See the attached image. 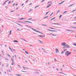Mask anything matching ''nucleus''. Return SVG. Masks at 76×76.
<instances>
[{
    "label": "nucleus",
    "instance_id": "1",
    "mask_svg": "<svg viewBox=\"0 0 76 76\" xmlns=\"http://www.w3.org/2000/svg\"><path fill=\"white\" fill-rule=\"evenodd\" d=\"M48 6L46 7V8H48V7H50V6H51V5L52 4V3L51 2H48Z\"/></svg>",
    "mask_w": 76,
    "mask_h": 76
},
{
    "label": "nucleus",
    "instance_id": "2",
    "mask_svg": "<svg viewBox=\"0 0 76 76\" xmlns=\"http://www.w3.org/2000/svg\"><path fill=\"white\" fill-rule=\"evenodd\" d=\"M69 52V51H67L65 53V55H66V56H69V55L71 54V52Z\"/></svg>",
    "mask_w": 76,
    "mask_h": 76
},
{
    "label": "nucleus",
    "instance_id": "3",
    "mask_svg": "<svg viewBox=\"0 0 76 76\" xmlns=\"http://www.w3.org/2000/svg\"><path fill=\"white\" fill-rule=\"evenodd\" d=\"M66 43L63 42L61 43V45L62 46H64V47L63 48H66Z\"/></svg>",
    "mask_w": 76,
    "mask_h": 76
},
{
    "label": "nucleus",
    "instance_id": "4",
    "mask_svg": "<svg viewBox=\"0 0 76 76\" xmlns=\"http://www.w3.org/2000/svg\"><path fill=\"white\" fill-rule=\"evenodd\" d=\"M31 28V29H32L33 31H35L36 32H39V33H40L41 34H43V33H42V32H40L39 31H37V30H36L35 29H34L32 28Z\"/></svg>",
    "mask_w": 76,
    "mask_h": 76
},
{
    "label": "nucleus",
    "instance_id": "5",
    "mask_svg": "<svg viewBox=\"0 0 76 76\" xmlns=\"http://www.w3.org/2000/svg\"><path fill=\"white\" fill-rule=\"evenodd\" d=\"M25 22H27V23H32L31 22L28 21H25Z\"/></svg>",
    "mask_w": 76,
    "mask_h": 76
},
{
    "label": "nucleus",
    "instance_id": "6",
    "mask_svg": "<svg viewBox=\"0 0 76 76\" xmlns=\"http://www.w3.org/2000/svg\"><path fill=\"white\" fill-rule=\"evenodd\" d=\"M56 52V53H57L58 52V50L56 48L55 49Z\"/></svg>",
    "mask_w": 76,
    "mask_h": 76
},
{
    "label": "nucleus",
    "instance_id": "7",
    "mask_svg": "<svg viewBox=\"0 0 76 76\" xmlns=\"http://www.w3.org/2000/svg\"><path fill=\"white\" fill-rule=\"evenodd\" d=\"M16 23V24H17V25H19L20 26H21V27L23 26H22L21 25H20V24H18V23Z\"/></svg>",
    "mask_w": 76,
    "mask_h": 76
},
{
    "label": "nucleus",
    "instance_id": "8",
    "mask_svg": "<svg viewBox=\"0 0 76 76\" xmlns=\"http://www.w3.org/2000/svg\"><path fill=\"white\" fill-rule=\"evenodd\" d=\"M15 75H16V76H22V75H19L18 74H15Z\"/></svg>",
    "mask_w": 76,
    "mask_h": 76
},
{
    "label": "nucleus",
    "instance_id": "9",
    "mask_svg": "<svg viewBox=\"0 0 76 76\" xmlns=\"http://www.w3.org/2000/svg\"><path fill=\"white\" fill-rule=\"evenodd\" d=\"M23 67L24 69H28V68H27L26 67H25L24 66H23Z\"/></svg>",
    "mask_w": 76,
    "mask_h": 76
},
{
    "label": "nucleus",
    "instance_id": "10",
    "mask_svg": "<svg viewBox=\"0 0 76 76\" xmlns=\"http://www.w3.org/2000/svg\"><path fill=\"white\" fill-rule=\"evenodd\" d=\"M36 72H35V73H39V71H38L37 70H36Z\"/></svg>",
    "mask_w": 76,
    "mask_h": 76
},
{
    "label": "nucleus",
    "instance_id": "11",
    "mask_svg": "<svg viewBox=\"0 0 76 76\" xmlns=\"http://www.w3.org/2000/svg\"><path fill=\"white\" fill-rule=\"evenodd\" d=\"M4 59H5V60H7V61L9 60V59L7 58L6 57H4Z\"/></svg>",
    "mask_w": 76,
    "mask_h": 76
},
{
    "label": "nucleus",
    "instance_id": "12",
    "mask_svg": "<svg viewBox=\"0 0 76 76\" xmlns=\"http://www.w3.org/2000/svg\"><path fill=\"white\" fill-rule=\"evenodd\" d=\"M1 52L2 53V54L3 55V56H4V52H3V50H1Z\"/></svg>",
    "mask_w": 76,
    "mask_h": 76
},
{
    "label": "nucleus",
    "instance_id": "13",
    "mask_svg": "<svg viewBox=\"0 0 76 76\" xmlns=\"http://www.w3.org/2000/svg\"><path fill=\"white\" fill-rule=\"evenodd\" d=\"M7 56H9V57H10V55H9V54H8V53H7Z\"/></svg>",
    "mask_w": 76,
    "mask_h": 76
},
{
    "label": "nucleus",
    "instance_id": "14",
    "mask_svg": "<svg viewBox=\"0 0 76 76\" xmlns=\"http://www.w3.org/2000/svg\"><path fill=\"white\" fill-rule=\"evenodd\" d=\"M64 2V1H63L62 2H61V3H59V4H62V3H63V2Z\"/></svg>",
    "mask_w": 76,
    "mask_h": 76
},
{
    "label": "nucleus",
    "instance_id": "15",
    "mask_svg": "<svg viewBox=\"0 0 76 76\" xmlns=\"http://www.w3.org/2000/svg\"><path fill=\"white\" fill-rule=\"evenodd\" d=\"M13 42H18V41L16 40L13 41Z\"/></svg>",
    "mask_w": 76,
    "mask_h": 76
},
{
    "label": "nucleus",
    "instance_id": "16",
    "mask_svg": "<svg viewBox=\"0 0 76 76\" xmlns=\"http://www.w3.org/2000/svg\"><path fill=\"white\" fill-rule=\"evenodd\" d=\"M56 18V17H54L53 18H52L50 19V20H54Z\"/></svg>",
    "mask_w": 76,
    "mask_h": 76
},
{
    "label": "nucleus",
    "instance_id": "17",
    "mask_svg": "<svg viewBox=\"0 0 76 76\" xmlns=\"http://www.w3.org/2000/svg\"><path fill=\"white\" fill-rule=\"evenodd\" d=\"M66 48H70V46H69V45H66Z\"/></svg>",
    "mask_w": 76,
    "mask_h": 76
},
{
    "label": "nucleus",
    "instance_id": "18",
    "mask_svg": "<svg viewBox=\"0 0 76 76\" xmlns=\"http://www.w3.org/2000/svg\"><path fill=\"white\" fill-rule=\"evenodd\" d=\"M48 31H52L53 32H54V30H52L50 29H48Z\"/></svg>",
    "mask_w": 76,
    "mask_h": 76
},
{
    "label": "nucleus",
    "instance_id": "19",
    "mask_svg": "<svg viewBox=\"0 0 76 76\" xmlns=\"http://www.w3.org/2000/svg\"><path fill=\"white\" fill-rule=\"evenodd\" d=\"M59 73H61V74H63V75H66V74H65L63 73L62 72H59Z\"/></svg>",
    "mask_w": 76,
    "mask_h": 76
},
{
    "label": "nucleus",
    "instance_id": "20",
    "mask_svg": "<svg viewBox=\"0 0 76 76\" xmlns=\"http://www.w3.org/2000/svg\"><path fill=\"white\" fill-rule=\"evenodd\" d=\"M31 11H33V10L31 9L29 11H28V12H31Z\"/></svg>",
    "mask_w": 76,
    "mask_h": 76
},
{
    "label": "nucleus",
    "instance_id": "21",
    "mask_svg": "<svg viewBox=\"0 0 76 76\" xmlns=\"http://www.w3.org/2000/svg\"><path fill=\"white\" fill-rule=\"evenodd\" d=\"M22 19H25V18H21L19 19V20H22Z\"/></svg>",
    "mask_w": 76,
    "mask_h": 76
},
{
    "label": "nucleus",
    "instance_id": "22",
    "mask_svg": "<svg viewBox=\"0 0 76 76\" xmlns=\"http://www.w3.org/2000/svg\"><path fill=\"white\" fill-rule=\"evenodd\" d=\"M12 34V31H10V34H9V35H10Z\"/></svg>",
    "mask_w": 76,
    "mask_h": 76
},
{
    "label": "nucleus",
    "instance_id": "23",
    "mask_svg": "<svg viewBox=\"0 0 76 76\" xmlns=\"http://www.w3.org/2000/svg\"><path fill=\"white\" fill-rule=\"evenodd\" d=\"M74 4H72V5H71L69 6V7H71V6H73V5H74Z\"/></svg>",
    "mask_w": 76,
    "mask_h": 76
},
{
    "label": "nucleus",
    "instance_id": "24",
    "mask_svg": "<svg viewBox=\"0 0 76 76\" xmlns=\"http://www.w3.org/2000/svg\"><path fill=\"white\" fill-rule=\"evenodd\" d=\"M25 53H26V54H29V53H28V52H27V51H26V52H25Z\"/></svg>",
    "mask_w": 76,
    "mask_h": 76
},
{
    "label": "nucleus",
    "instance_id": "25",
    "mask_svg": "<svg viewBox=\"0 0 76 76\" xmlns=\"http://www.w3.org/2000/svg\"><path fill=\"white\" fill-rule=\"evenodd\" d=\"M48 16H46L45 17H44V19H45V18H48Z\"/></svg>",
    "mask_w": 76,
    "mask_h": 76
},
{
    "label": "nucleus",
    "instance_id": "26",
    "mask_svg": "<svg viewBox=\"0 0 76 76\" xmlns=\"http://www.w3.org/2000/svg\"><path fill=\"white\" fill-rule=\"evenodd\" d=\"M49 28L50 29H55V28H51V27H49Z\"/></svg>",
    "mask_w": 76,
    "mask_h": 76
},
{
    "label": "nucleus",
    "instance_id": "27",
    "mask_svg": "<svg viewBox=\"0 0 76 76\" xmlns=\"http://www.w3.org/2000/svg\"><path fill=\"white\" fill-rule=\"evenodd\" d=\"M9 49H10L11 51H12V48H10V47H9Z\"/></svg>",
    "mask_w": 76,
    "mask_h": 76
},
{
    "label": "nucleus",
    "instance_id": "28",
    "mask_svg": "<svg viewBox=\"0 0 76 76\" xmlns=\"http://www.w3.org/2000/svg\"><path fill=\"white\" fill-rule=\"evenodd\" d=\"M38 37H44V36H41V35H39L38 36Z\"/></svg>",
    "mask_w": 76,
    "mask_h": 76
},
{
    "label": "nucleus",
    "instance_id": "29",
    "mask_svg": "<svg viewBox=\"0 0 76 76\" xmlns=\"http://www.w3.org/2000/svg\"><path fill=\"white\" fill-rule=\"evenodd\" d=\"M39 5H38L37 6H36L35 7V9H36V8H37V7H39Z\"/></svg>",
    "mask_w": 76,
    "mask_h": 76
},
{
    "label": "nucleus",
    "instance_id": "30",
    "mask_svg": "<svg viewBox=\"0 0 76 76\" xmlns=\"http://www.w3.org/2000/svg\"><path fill=\"white\" fill-rule=\"evenodd\" d=\"M61 16H62V15H60L59 16V18H61Z\"/></svg>",
    "mask_w": 76,
    "mask_h": 76
},
{
    "label": "nucleus",
    "instance_id": "31",
    "mask_svg": "<svg viewBox=\"0 0 76 76\" xmlns=\"http://www.w3.org/2000/svg\"><path fill=\"white\" fill-rule=\"evenodd\" d=\"M66 12H67V11L64 12L63 13V14H64V13H66Z\"/></svg>",
    "mask_w": 76,
    "mask_h": 76
},
{
    "label": "nucleus",
    "instance_id": "32",
    "mask_svg": "<svg viewBox=\"0 0 76 76\" xmlns=\"http://www.w3.org/2000/svg\"><path fill=\"white\" fill-rule=\"evenodd\" d=\"M21 72H24V73H26V71H21Z\"/></svg>",
    "mask_w": 76,
    "mask_h": 76
},
{
    "label": "nucleus",
    "instance_id": "33",
    "mask_svg": "<svg viewBox=\"0 0 76 76\" xmlns=\"http://www.w3.org/2000/svg\"><path fill=\"white\" fill-rule=\"evenodd\" d=\"M73 45H75V46L76 47V43H74Z\"/></svg>",
    "mask_w": 76,
    "mask_h": 76
},
{
    "label": "nucleus",
    "instance_id": "34",
    "mask_svg": "<svg viewBox=\"0 0 76 76\" xmlns=\"http://www.w3.org/2000/svg\"><path fill=\"white\" fill-rule=\"evenodd\" d=\"M52 35V36H53V37H55V36H56V35L54 34H53Z\"/></svg>",
    "mask_w": 76,
    "mask_h": 76
},
{
    "label": "nucleus",
    "instance_id": "35",
    "mask_svg": "<svg viewBox=\"0 0 76 76\" xmlns=\"http://www.w3.org/2000/svg\"><path fill=\"white\" fill-rule=\"evenodd\" d=\"M18 22H21V23H23V22H20V21H18Z\"/></svg>",
    "mask_w": 76,
    "mask_h": 76
},
{
    "label": "nucleus",
    "instance_id": "36",
    "mask_svg": "<svg viewBox=\"0 0 76 76\" xmlns=\"http://www.w3.org/2000/svg\"><path fill=\"white\" fill-rule=\"evenodd\" d=\"M49 12H46V15H47V14H48V13H49Z\"/></svg>",
    "mask_w": 76,
    "mask_h": 76
},
{
    "label": "nucleus",
    "instance_id": "37",
    "mask_svg": "<svg viewBox=\"0 0 76 76\" xmlns=\"http://www.w3.org/2000/svg\"><path fill=\"white\" fill-rule=\"evenodd\" d=\"M75 10H73L72 11V12H75Z\"/></svg>",
    "mask_w": 76,
    "mask_h": 76
},
{
    "label": "nucleus",
    "instance_id": "38",
    "mask_svg": "<svg viewBox=\"0 0 76 76\" xmlns=\"http://www.w3.org/2000/svg\"><path fill=\"white\" fill-rule=\"evenodd\" d=\"M39 42H41V43H43V42H41V41H40V40H39Z\"/></svg>",
    "mask_w": 76,
    "mask_h": 76
},
{
    "label": "nucleus",
    "instance_id": "39",
    "mask_svg": "<svg viewBox=\"0 0 76 76\" xmlns=\"http://www.w3.org/2000/svg\"><path fill=\"white\" fill-rule=\"evenodd\" d=\"M53 13H52L50 15V16H51V15H53Z\"/></svg>",
    "mask_w": 76,
    "mask_h": 76
},
{
    "label": "nucleus",
    "instance_id": "40",
    "mask_svg": "<svg viewBox=\"0 0 76 76\" xmlns=\"http://www.w3.org/2000/svg\"><path fill=\"white\" fill-rule=\"evenodd\" d=\"M32 19V18H29L28 19H29V20H31V19Z\"/></svg>",
    "mask_w": 76,
    "mask_h": 76
},
{
    "label": "nucleus",
    "instance_id": "41",
    "mask_svg": "<svg viewBox=\"0 0 76 76\" xmlns=\"http://www.w3.org/2000/svg\"><path fill=\"white\" fill-rule=\"evenodd\" d=\"M15 12V11H10V12Z\"/></svg>",
    "mask_w": 76,
    "mask_h": 76
},
{
    "label": "nucleus",
    "instance_id": "42",
    "mask_svg": "<svg viewBox=\"0 0 76 76\" xmlns=\"http://www.w3.org/2000/svg\"><path fill=\"white\" fill-rule=\"evenodd\" d=\"M45 1V0H43L41 2H44V1Z\"/></svg>",
    "mask_w": 76,
    "mask_h": 76
},
{
    "label": "nucleus",
    "instance_id": "43",
    "mask_svg": "<svg viewBox=\"0 0 76 76\" xmlns=\"http://www.w3.org/2000/svg\"><path fill=\"white\" fill-rule=\"evenodd\" d=\"M62 54H63L64 53V52L63 51H62L61 53Z\"/></svg>",
    "mask_w": 76,
    "mask_h": 76
},
{
    "label": "nucleus",
    "instance_id": "44",
    "mask_svg": "<svg viewBox=\"0 0 76 76\" xmlns=\"http://www.w3.org/2000/svg\"><path fill=\"white\" fill-rule=\"evenodd\" d=\"M60 11V10H59L57 12V13H58V12H59V11Z\"/></svg>",
    "mask_w": 76,
    "mask_h": 76
},
{
    "label": "nucleus",
    "instance_id": "45",
    "mask_svg": "<svg viewBox=\"0 0 76 76\" xmlns=\"http://www.w3.org/2000/svg\"><path fill=\"white\" fill-rule=\"evenodd\" d=\"M54 60L55 61H57V60L56 59H55Z\"/></svg>",
    "mask_w": 76,
    "mask_h": 76
},
{
    "label": "nucleus",
    "instance_id": "46",
    "mask_svg": "<svg viewBox=\"0 0 76 76\" xmlns=\"http://www.w3.org/2000/svg\"><path fill=\"white\" fill-rule=\"evenodd\" d=\"M17 31H20V30H19V28H18L17 29Z\"/></svg>",
    "mask_w": 76,
    "mask_h": 76
},
{
    "label": "nucleus",
    "instance_id": "47",
    "mask_svg": "<svg viewBox=\"0 0 76 76\" xmlns=\"http://www.w3.org/2000/svg\"><path fill=\"white\" fill-rule=\"evenodd\" d=\"M74 19H75V20H76V17H75L74 18Z\"/></svg>",
    "mask_w": 76,
    "mask_h": 76
},
{
    "label": "nucleus",
    "instance_id": "48",
    "mask_svg": "<svg viewBox=\"0 0 76 76\" xmlns=\"http://www.w3.org/2000/svg\"><path fill=\"white\" fill-rule=\"evenodd\" d=\"M68 31H69L70 32H72V31L71 30H67Z\"/></svg>",
    "mask_w": 76,
    "mask_h": 76
},
{
    "label": "nucleus",
    "instance_id": "49",
    "mask_svg": "<svg viewBox=\"0 0 76 76\" xmlns=\"http://www.w3.org/2000/svg\"><path fill=\"white\" fill-rule=\"evenodd\" d=\"M26 26H27L28 27H29V28H31V27H29V26H28L26 25Z\"/></svg>",
    "mask_w": 76,
    "mask_h": 76
},
{
    "label": "nucleus",
    "instance_id": "50",
    "mask_svg": "<svg viewBox=\"0 0 76 76\" xmlns=\"http://www.w3.org/2000/svg\"><path fill=\"white\" fill-rule=\"evenodd\" d=\"M5 3H6V2H4V3H3V5H4V4H5Z\"/></svg>",
    "mask_w": 76,
    "mask_h": 76
},
{
    "label": "nucleus",
    "instance_id": "51",
    "mask_svg": "<svg viewBox=\"0 0 76 76\" xmlns=\"http://www.w3.org/2000/svg\"><path fill=\"white\" fill-rule=\"evenodd\" d=\"M73 28H76V27H72Z\"/></svg>",
    "mask_w": 76,
    "mask_h": 76
},
{
    "label": "nucleus",
    "instance_id": "52",
    "mask_svg": "<svg viewBox=\"0 0 76 76\" xmlns=\"http://www.w3.org/2000/svg\"><path fill=\"white\" fill-rule=\"evenodd\" d=\"M11 3V1H9L8 2V4H10V3Z\"/></svg>",
    "mask_w": 76,
    "mask_h": 76
},
{
    "label": "nucleus",
    "instance_id": "53",
    "mask_svg": "<svg viewBox=\"0 0 76 76\" xmlns=\"http://www.w3.org/2000/svg\"><path fill=\"white\" fill-rule=\"evenodd\" d=\"M73 24H74V25H76V22L74 23Z\"/></svg>",
    "mask_w": 76,
    "mask_h": 76
},
{
    "label": "nucleus",
    "instance_id": "54",
    "mask_svg": "<svg viewBox=\"0 0 76 76\" xmlns=\"http://www.w3.org/2000/svg\"><path fill=\"white\" fill-rule=\"evenodd\" d=\"M15 58H16V55H15Z\"/></svg>",
    "mask_w": 76,
    "mask_h": 76
},
{
    "label": "nucleus",
    "instance_id": "55",
    "mask_svg": "<svg viewBox=\"0 0 76 76\" xmlns=\"http://www.w3.org/2000/svg\"><path fill=\"white\" fill-rule=\"evenodd\" d=\"M24 5V4H21L22 6H23Z\"/></svg>",
    "mask_w": 76,
    "mask_h": 76
},
{
    "label": "nucleus",
    "instance_id": "56",
    "mask_svg": "<svg viewBox=\"0 0 76 76\" xmlns=\"http://www.w3.org/2000/svg\"><path fill=\"white\" fill-rule=\"evenodd\" d=\"M56 25H60V24H59V23H57V24H56Z\"/></svg>",
    "mask_w": 76,
    "mask_h": 76
},
{
    "label": "nucleus",
    "instance_id": "57",
    "mask_svg": "<svg viewBox=\"0 0 76 76\" xmlns=\"http://www.w3.org/2000/svg\"><path fill=\"white\" fill-rule=\"evenodd\" d=\"M18 67H20V66L19 65H18Z\"/></svg>",
    "mask_w": 76,
    "mask_h": 76
},
{
    "label": "nucleus",
    "instance_id": "58",
    "mask_svg": "<svg viewBox=\"0 0 76 76\" xmlns=\"http://www.w3.org/2000/svg\"><path fill=\"white\" fill-rule=\"evenodd\" d=\"M28 0H27V1H26V3H27V2H28Z\"/></svg>",
    "mask_w": 76,
    "mask_h": 76
},
{
    "label": "nucleus",
    "instance_id": "59",
    "mask_svg": "<svg viewBox=\"0 0 76 76\" xmlns=\"http://www.w3.org/2000/svg\"><path fill=\"white\" fill-rule=\"evenodd\" d=\"M15 4H12V6H14L15 5Z\"/></svg>",
    "mask_w": 76,
    "mask_h": 76
},
{
    "label": "nucleus",
    "instance_id": "60",
    "mask_svg": "<svg viewBox=\"0 0 76 76\" xmlns=\"http://www.w3.org/2000/svg\"><path fill=\"white\" fill-rule=\"evenodd\" d=\"M18 4H15V6H17V5H18Z\"/></svg>",
    "mask_w": 76,
    "mask_h": 76
},
{
    "label": "nucleus",
    "instance_id": "61",
    "mask_svg": "<svg viewBox=\"0 0 76 76\" xmlns=\"http://www.w3.org/2000/svg\"><path fill=\"white\" fill-rule=\"evenodd\" d=\"M12 65H14V63H12Z\"/></svg>",
    "mask_w": 76,
    "mask_h": 76
},
{
    "label": "nucleus",
    "instance_id": "62",
    "mask_svg": "<svg viewBox=\"0 0 76 76\" xmlns=\"http://www.w3.org/2000/svg\"><path fill=\"white\" fill-rule=\"evenodd\" d=\"M56 70H57L58 71V69L57 68H56Z\"/></svg>",
    "mask_w": 76,
    "mask_h": 76
},
{
    "label": "nucleus",
    "instance_id": "63",
    "mask_svg": "<svg viewBox=\"0 0 76 76\" xmlns=\"http://www.w3.org/2000/svg\"><path fill=\"white\" fill-rule=\"evenodd\" d=\"M60 69H61V71H62L63 70H62V69H61V68Z\"/></svg>",
    "mask_w": 76,
    "mask_h": 76
},
{
    "label": "nucleus",
    "instance_id": "64",
    "mask_svg": "<svg viewBox=\"0 0 76 76\" xmlns=\"http://www.w3.org/2000/svg\"><path fill=\"white\" fill-rule=\"evenodd\" d=\"M31 4H32V3L30 4H29V5H31Z\"/></svg>",
    "mask_w": 76,
    "mask_h": 76
}]
</instances>
